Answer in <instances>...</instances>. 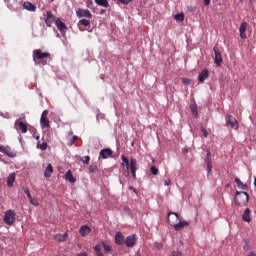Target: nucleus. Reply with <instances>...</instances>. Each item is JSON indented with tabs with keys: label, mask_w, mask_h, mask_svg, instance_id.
Listing matches in <instances>:
<instances>
[{
	"label": "nucleus",
	"mask_w": 256,
	"mask_h": 256,
	"mask_svg": "<svg viewBox=\"0 0 256 256\" xmlns=\"http://www.w3.org/2000/svg\"><path fill=\"white\" fill-rule=\"evenodd\" d=\"M76 16L81 19L83 17H85L86 19H93V14H91V11H89V9H83V8H79L76 11Z\"/></svg>",
	"instance_id": "0eeeda50"
},
{
	"label": "nucleus",
	"mask_w": 256,
	"mask_h": 256,
	"mask_svg": "<svg viewBox=\"0 0 256 256\" xmlns=\"http://www.w3.org/2000/svg\"><path fill=\"white\" fill-rule=\"evenodd\" d=\"M226 125H229L231 129H239V122L232 115L226 116Z\"/></svg>",
	"instance_id": "6e6552de"
},
{
	"label": "nucleus",
	"mask_w": 256,
	"mask_h": 256,
	"mask_svg": "<svg viewBox=\"0 0 256 256\" xmlns=\"http://www.w3.org/2000/svg\"><path fill=\"white\" fill-rule=\"evenodd\" d=\"M235 183L237 184V187L239 186V185H241V179H239V178H235Z\"/></svg>",
	"instance_id": "49530a36"
},
{
	"label": "nucleus",
	"mask_w": 256,
	"mask_h": 256,
	"mask_svg": "<svg viewBox=\"0 0 256 256\" xmlns=\"http://www.w3.org/2000/svg\"><path fill=\"white\" fill-rule=\"evenodd\" d=\"M77 256H88V255L86 254V252H80L77 254Z\"/></svg>",
	"instance_id": "8fccbe9b"
},
{
	"label": "nucleus",
	"mask_w": 256,
	"mask_h": 256,
	"mask_svg": "<svg viewBox=\"0 0 256 256\" xmlns=\"http://www.w3.org/2000/svg\"><path fill=\"white\" fill-rule=\"evenodd\" d=\"M100 7H109V1L107 0H94Z\"/></svg>",
	"instance_id": "cd10ccee"
},
{
	"label": "nucleus",
	"mask_w": 256,
	"mask_h": 256,
	"mask_svg": "<svg viewBox=\"0 0 256 256\" xmlns=\"http://www.w3.org/2000/svg\"><path fill=\"white\" fill-rule=\"evenodd\" d=\"M247 26H248L247 22H243V23L240 25L239 31H240V37H241V39H247V34H246Z\"/></svg>",
	"instance_id": "aec40b11"
},
{
	"label": "nucleus",
	"mask_w": 256,
	"mask_h": 256,
	"mask_svg": "<svg viewBox=\"0 0 256 256\" xmlns=\"http://www.w3.org/2000/svg\"><path fill=\"white\" fill-rule=\"evenodd\" d=\"M23 7L24 9H26V11H37V6H35V4L27 1L23 3Z\"/></svg>",
	"instance_id": "4be33fe9"
},
{
	"label": "nucleus",
	"mask_w": 256,
	"mask_h": 256,
	"mask_svg": "<svg viewBox=\"0 0 256 256\" xmlns=\"http://www.w3.org/2000/svg\"><path fill=\"white\" fill-rule=\"evenodd\" d=\"M79 25H83V27H89V25H91V21H89L87 19H81L79 21Z\"/></svg>",
	"instance_id": "7c9ffc66"
},
{
	"label": "nucleus",
	"mask_w": 256,
	"mask_h": 256,
	"mask_svg": "<svg viewBox=\"0 0 256 256\" xmlns=\"http://www.w3.org/2000/svg\"><path fill=\"white\" fill-rule=\"evenodd\" d=\"M80 161H82V163H84V165H89V161H91V157L89 156H84L80 159Z\"/></svg>",
	"instance_id": "2f4dec72"
},
{
	"label": "nucleus",
	"mask_w": 256,
	"mask_h": 256,
	"mask_svg": "<svg viewBox=\"0 0 256 256\" xmlns=\"http://www.w3.org/2000/svg\"><path fill=\"white\" fill-rule=\"evenodd\" d=\"M164 185H165L166 187H169V185H171V179H166V180L164 181Z\"/></svg>",
	"instance_id": "c03bdc74"
},
{
	"label": "nucleus",
	"mask_w": 256,
	"mask_h": 256,
	"mask_svg": "<svg viewBox=\"0 0 256 256\" xmlns=\"http://www.w3.org/2000/svg\"><path fill=\"white\" fill-rule=\"evenodd\" d=\"M174 19L176 21H185V14H183V13L175 14Z\"/></svg>",
	"instance_id": "c756f323"
},
{
	"label": "nucleus",
	"mask_w": 256,
	"mask_h": 256,
	"mask_svg": "<svg viewBox=\"0 0 256 256\" xmlns=\"http://www.w3.org/2000/svg\"><path fill=\"white\" fill-rule=\"evenodd\" d=\"M89 233H91V228H89V226L87 225L81 226L80 234L82 235V237H87Z\"/></svg>",
	"instance_id": "5701e85b"
},
{
	"label": "nucleus",
	"mask_w": 256,
	"mask_h": 256,
	"mask_svg": "<svg viewBox=\"0 0 256 256\" xmlns=\"http://www.w3.org/2000/svg\"><path fill=\"white\" fill-rule=\"evenodd\" d=\"M15 127L21 131V133H27V124L23 121L16 120L15 121Z\"/></svg>",
	"instance_id": "4468645a"
},
{
	"label": "nucleus",
	"mask_w": 256,
	"mask_h": 256,
	"mask_svg": "<svg viewBox=\"0 0 256 256\" xmlns=\"http://www.w3.org/2000/svg\"><path fill=\"white\" fill-rule=\"evenodd\" d=\"M182 83H184V85H190L191 84V80H189L187 78H182Z\"/></svg>",
	"instance_id": "a19ab883"
},
{
	"label": "nucleus",
	"mask_w": 256,
	"mask_h": 256,
	"mask_svg": "<svg viewBox=\"0 0 256 256\" xmlns=\"http://www.w3.org/2000/svg\"><path fill=\"white\" fill-rule=\"evenodd\" d=\"M240 1V3H243V0H239Z\"/></svg>",
	"instance_id": "6e6d98bb"
},
{
	"label": "nucleus",
	"mask_w": 256,
	"mask_h": 256,
	"mask_svg": "<svg viewBox=\"0 0 256 256\" xmlns=\"http://www.w3.org/2000/svg\"><path fill=\"white\" fill-rule=\"evenodd\" d=\"M204 5L207 7L208 5H211V0H204Z\"/></svg>",
	"instance_id": "09e8293b"
},
{
	"label": "nucleus",
	"mask_w": 256,
	"mask_h": 256,
	"mask_svg": "<svg viewBox=\"0 0 256 256\" xmlns=\"http://www.w3.org/2000/svg\"><path fill=\"white\" fill-rule=\"evenodd\" d=\"M205 79H209V70L204 69L198 76L199 83H205Z\"/></svg>",
	"instance_id": "a211bd4d"
},
{
	"label": "nucleus",
	"mask_w": 256,
	"mask_h": 256,
	"mask_svg": "<svg viewBox=\"0 0 256 256\" xmlns=\"http://www.w3.org/2000/svg\"><path fill=\"white\" fill-rule=\"evenodd\" d=\"M185 227H189L188 221H181V219L178 221L177 224L174 225L175 231H181V229H185Z\"/></svg>",
	"instance_id": "2eb2a0df"
},
{
	"label": "nucleus",
	"mask_w": 256,
	"mask_h": 256,
	"mask_svg": "<svg viewBox=\"0 0 256 256\" xmlns=\"http://www.w3.org/2000/svg\"><path fill=\"white\" fill-rule=\"evenodd\" d=\"M0 153L10 158L16 157L15 152L11 151V147L9 146H0Z\"/></svg>",
	"instance_id": "9b49d317"
},
{
	"label": "nucleus",
	"mask_w": 256,
	"mask_h": 256,
	"mask_svg": "<svg viewBox=\"0 0 256 256\" xmlns=\"http://www.w3.org/2000/svg\"><path fill=\"white\" fill-rule=\"evenodd\" d=\"M51 1V3H53V1H55V0H50Z\"/></svg>",
	"instance_id": "4d7b16f0"
},
{
	"label": "nucleus",
	"mask_w": 256,
	"mask_h": 256,
	"mask_svg": "<svg viewBox=\"0 0 256 256\" xmlns=\"http://www.w3.org/2000/svg\"><path fill=\"white\" fill-rule=\"evenodd\" d=\"M167 220L169 225H171L174 228L175 225L179 223V214L176 212H168Z\"/></svg>",
	"instance_id": "423d86ee"
},
{
	"label": "nucleus",
	"mask_w": 256,
	"mask_h": 256,
	"mask_svg": "<svg viewBox=\"0 0 256 256\" xmlns=\"http://www.w3.org/2000/svg\"><path fill=\"white\" fill-rule=\"evenodd\" d=\"M14 183H15V173H11L7 178V185L8 187H13Z\"/></svg>",
	"instance_id": "a878e982"
},
{
	"label": "nucleus",
	"mask_w": 256,
	"mask_h": 256,
	"mask_svg": "<svg viewBox=\"0 0 256 256\" xmlns=\"http://www.w3.org/2000/svg\"><path fill=\"white\" fill-rule=\"evenodd\" d=\"M125 245L126 247H135V245H137V235L133 234L130 236H127L125 239Z\"/></svg>",
	"instance_id": "1a4fd4ad"
},
{
	"label": "nucleus",
	"mask_w": 256,
	"mask_h": 256,
	"mask_svg": "<svg viewBox=\"0 0 256 256\" xmlns=\"http://www.w3.org/2000/svg\"><path fill=\"white\" fill-rule=\"evenodd\" d=\"M49 115V110H44L40 117V126L41 129H49L51 127L49 123V118L47 116Z\"/></svg>",
	"instance_id": "39448f33"
},
{
	"label": "nucleus",
	"mask_w": 256,
	"mask_h": 256,
	"mask_svg": "<svg viewBox=\"0 0 256 256\" xmlns=\"http://www.w3.org/2000/svg\"><path fill=\"white\" fill-rule=\"evenodd\" d=\"M67 237H69V233L66 232L64 234H56L53 239H55V241H58V243H65V241H67Z\"/></svg>",
	"instance_id": "dca6fc26"
},
{
	"label": "nucleus",
	"mask_w": 256,
	"mask_h": 256,
	"mask_svg": "<svg viewBox=\"0 0 256 256\" xmlns=\"http://www.w3.org/2000/svg\"><path fill=\"white\" fill-rule=\"evenodd\" d=\"M193 115H197V109H192Z\"/></svg>",
	"instance_id": "603ef678"
},
{
	"label": "nucleus",
	"mask_w": 256,
	"mask_h": 256,
	"mask_svg": "<svg viewBox=\"0 0 256 256\" xmlns=\"http://www.w3.org/2000/svg\"><path fill=\"white\" fill-rule=\"evenodd\" d=\"M77 139H78V137H77V136H74L72 143H75V141H77Z\"/></svg>",
	"instance_id": "5fc2aeb1"
},
{
	"label": "nucleus",
	"mask_w": 256,
	"mask_h": 256,
	"mask_svg": "<svg viewBox=\"0 0 256 256\" xmlns=\"http://www.w3.org/2000/svg\"><path fill=\"white\" fill-rule=\"evenodd\" d=\"M56 27L59 29V31H65L67 29V26L59 19L56 20Z\"/></svg>",
	"instance_id": "bb28decb"
},
{
	"label": "nucleus",
	"mask_w": 256,
	"mask_h": 256,
	"mask_svg": "<svg viewBox=\"0 0 256 256\" xmlns=\"http://www.w3.org/2000/svg\"><path fill=\"white\" fill-rule=\"evenodd\" d=\"M25 195L28 197V199H31V192H29V189L24 190Z\"/></svg>",
	"instance_id": "37998d69"
},
{
	"label": "nucleus",
	"mask_w": 256,
	"mask_h": 256,
	"mask_svg": "<svg viewBox=\"0 0 256 256\" xmlns=\"http://www.w3.org/2000/svg\"><path fill=\"white\" fill-rule=\"evenodd\" d=\"M122 167H126L127 175H129V169L132 177L134 179L137 178V159L131 158L130 159V164H129V159L125 156H122Z\"/></svg>",
	"instance_id": "f03ea898"
},
{
	"label": "nucleus",
	"mask_w": 256,
	"mask_h": 256,
	"mask_svg": "<svg viewBox=\"0 0 256 256\" xmlns=\"http://www.w3.org/2000/svg\"><path fill=\"white\" fill-rule=\"evenodd\" d=\"M111 155H113V150L110 148H105L100 151V157H102V159H109Z\"/></svg>",
	"instance_id": "6ab92c4d"
},
{
	"label": "nucleus",
	"mask_w": 256,
	"mask_h": 256,
	"mask_svg": "<svg viewBox=\"0 0 256 256\" xmlns=\"http://www.w3.org/2000/svg\"><path fill=\"white\" fill-rule=\"evenodd\" d=\"M205 163H206L208 175H211V171H213V165H211V152L209 150H207Z\"/></svg>",
	"instance_id": "ddd939ff"
},
{
	"label": "nucleus",
	"mask_w": 256,
	"mask_h": 256,
	"mask_svg": "<svg viewBox=\"0 0 256 256\" xmlns=\"http://www.w3.org/2000/svg\"><path fill=\"white\" fill-rule=\"evenodd\" d=\"M250 3H253V0H250Z\"/></svg>",
	"instance_id": "13d9d810"
},
{
	"label": "nucleus",
	"mask_w": 256,
	"mask_h": 256,
	"mask_svg": "<svg viewBox=\"0 0 256 256\" xmlns=\"http://www.w3.org/2000/svg\"><path fill=\"white\" fill-rule=\"evenodd\" d=\"M114 239L116 245H123L125 243V236L121 232H116Z\"/></svg>",
	"instance_id": "f3484780"
},
{
	"label": "nucleus",
	"mask_w": 256,
	"mask_h": 256,
	"mask_svg": "<svg viewBox=\"0 0 256 256\" xmlns=\"http://www.w3.org/2000/svg\"><path fill=\"white\" fill-rule=\"evenodd\" d=\"M243 221L246 223H251V210L249 208H246L243 215H242Z\"/></svg>",
	"instance_id": "412c9836"
},
{
	"label": "nucleus",
	"mask_w": 256,
	"mask_h": 256,
	"mask_svg": "<svg viewBox=\"0 0 256 256\" xmlns=\"http://www.w3.org/2000/svg\"><path fill=\"white\" fill-rule=\"evenodd\" d=\"M150 171L152 175H159V169H157L155 166H151Z\"/></svg>",
	"instance_id": "473e14b6"
},
{
	"label": "nucleus",
	"mask_w": 256,
	"mask_h": 256,
	"mask_svg": "<svg viewBox=\"0 0 256 256\" xmlns=\"http://www.w3.org/2000/svg\"><path fill=\"white\" fill-rule=\"evenodd\" d=\"M119 3H122V5H129V3H131V1L133 0H118Z\"/></svg>",
	"instance_id": "58836bf2"
},
{
	"label": "nucleus",
	"mask_w": 256,
	"mask_h": 256,
	"mask_svg": "<svg viewBox=\"0 0 256 256\" xmlns=\"http://www.w3.org/2000/svg\"><path fill=\"white\" fill-rule=\"evenodd\" d=\"M51 175H53V165L48 164L44 172V177H51Z\"/></svg>",
	"instance_id": "393cba45"
},
{
	"label": "nucleus",
	"mask_w": 256,
	"mask_h": 256,
	"mask_svg": "<svg viewBox=\"0 0 256 256\" xmlns=\"http://www.w3.org/2000/svg\"><path fill=\"white\" fill-rule=\"evenodd\" d=\"M66 181H69V183H75L77 181L75 177L73 176V172L71 170H68L65 174Z\"/></svg>",
	"instance_id": "b1692460"
},
{
	"label": "nucleus",
	"mask_w": 256,
	"mask_h": 256,
	"mask_svg": "<svg viewBox=\"0 0 256 256\" xmlns=\"http://www.w3.org/2000/svg\"><path fill=\"white\" fill-rule=\"evenodd\" d=\"M201 131H202L204 137H207L209 135V133L207 132V129H205L203 126L201 127Z\"/></svg>",
	"instance_id": "79ce46f5"
},
{
	"label": "nucleus",
	"mask_w": 256,
	"mask_h": 256,
	"mask_svg": "<svg viewBox=\"0 0 256 256\" xmlns=\"http://www.w3.org/2000/svg\"><path fill=\"white\" fill-rule=\"evenodd\" d=\"M96 255L97 256H103V252H101V251L100 252H96Z\"/></svg>",
	"instance_id": "864d4df0"
},
{
	"label": "nucleus",
	"mask_w": 256,
	"mask_h": 256,
	"mask_svg": "<svg viewBox=\"0 0 256 256\" xmlns=\"http://www.w3.org/2000/svg\"><path fill=\"white\" fill-rule=\"evenodd\" d=\"M39 148L41 149V151L47 150V142H43L42 144H40Z\"/></svg>",
	"instance_id": "e433bc0d"
},
{
	"label": "nucleus",
	"mask_w": 256,
	"mask_h": 256,
	"mask_svg": "<svg viewBox=\"0 0 256 256\" xmlns=\"http://www.w3.org/2000/svg\"><path fill=\"white\" fill-rule=\"evenodd\" d=\"M32 57L35 65L45 66L51 62V53L43 52L41 49L33 50Z\"/></svg>",
	"instance_id": "f257e3e1"
},
{
	"label": "nucleus",
	"mask_w": 256,
	"mask_h": 256,
	"mask_svg": "<svg viewBox=\"0 0 256 256\" xmlns=\"http://www.w3.org/2000/svg\"><path fill=\"white\" fill-rule=\"evenodd\" d=\"M102 247H103L105 253H113V247L106 244L105 242H102Z\"/></svg>",
	"instance_id": "c85d7f7f"
},
{
	"label": "nucleus",
	"mask_w": 256,
	"mask_h": 256,
	"mask_svg": "<svg viewBox=\"0 0 256 256\" xmlns=\"http://www.w3.org/2000/svg\"><path fill=\"white\" fill-rule=\"evenodd\" d=\"M170 256H183V253H181V251L176 250L173 251Z\"/></svg>",
	"instance_id": "4c0bfd02"
},
{
	"label": "nucleus",
	"mask_w": 256,
	"mask_h": 256,
	"mask_svg": "<svg viewBox=\"0 0 256 256\" xmlns=\"http://www.w3.org/2000/svg\"><path fill=\"white\" fill-rule=\"evenodd\" d=\"M250 247H249V243L246 242V245L243 247L244 251H249Z\"/></svg>",
	"instance_id": "de8ad7c7"
},
{
	"label": "nucleus",
	"mask_w": 256,
	"mask_h": 256,
	"mask_svg": "<svg viewBox=\"0 0 256 256\" xmlns=\"http://www.w3.org/2000/svg\"><path fill=\"white\" fill-rule=\"evenodd\" d=\"M55 23V15L51 11L46 12V19H45V24L47 27H51Z\"/></svg>",
	"instance_id": "f8f14e48"
},
{
	"label": "nucleus",
	"mask_w": 256,
	"mask_h": 256,
	"mask_svg": "<svg viewBox=\"0 0 256 256\" xmlns=\"http://www.w3.org/2000/svg\"><path fill=\"white\" fill-rule=\"evenodd\" d=\"M213 51L215 55L214 63L218 65V67H221V63H223V56H221V53L219 52V48L214 47Z\"/></svg>",
	"instance_id": "9d476101"
},
{
	"label": "nucleus",
	"mask_w": 256,
	"mask_h": 256,
	"mask_svg": "<svg viewBox=\"0 0 256 256\" xmlns=\"http://www.w3.org/2000/svg\"><path fill=\"white\" fill-rule=\"evenodd\" d=\"M234 201L236 205L243 207L249 203V194L247 192H236Z\"/></svg>",
	"instance_id": "7ed1b4c3"
},
{
	"label": "nucleus",
	"mask_w": 256,
	"mask_h": 256,
	"mask_svg": "<svg viewBox=\"0 0 256 256\" xmlns=\"http://www.w3.org/2000/svg\"><path fill=\"white\" fill-rule=\"evenodd\" d=\"M94 251H95V253L100 252V251H101V246L96 245V246L94 247Z\"/></svg>",
	"instance_id": "a18cd8bd"
},
{
	"label": "nucleus",
	"mask_w": 256,
	"mask_h": 256,
	"mask_svg": "<svg viewBox=\"0 0 256 256\" xmlns=\"http://www.w3.org/2000/svg\"><path fill=\"white\" fill-rule=\"evenodd\" d=\"M105 13H106L105 9L100 10V15H105Z\"/></svg>",
	"instance_id": "3c124183"
},
{
	"label": "nucleus",
	"mask_w": 256,
	"mask_h": 256,
	"mask_svg": "<svg viewBox=\"0 0 256 256\" xmlns=\"http://www.w3.org/2000/svg\"><path fill=\"white\" fill-rule=\"evenodd\" d=\"M17 213L15 210H7L4 215V223L6 225H13L16 221Z\"/></svg>",
	"instance_id": "20e7f679"
},
{
	"label": "nucleus",
	"mask_w": 256,
	"mask_h": 256,
	"mask_svg": "<svg viewBox=\"0 0 256 256\" xmlns=\"http://www.w3.org/2000/svg\"><path fill=\"white\" fill-rule=\"evenodd\" d=\"M154 247H155V249L160 250V249H163V244L156 242V243H154Z\"/></svg>",
	"instance_id": "ea45409f"
},
{
	"label": "nucleus",
	"mask_w": 256,
	"mask_h": 256,
	"mask_svg": "<svg viewBox=\"0 0 256 256\" xmlns=\"http://www.w3.org/2000/svg\"><path fill=\"white\" fill-rule=\"evenodd\" d=\"M238 188L242 189L243 191H247V184L240 182V184H238Z\"/></svg>",
	"instance_id": "c9c22d12"
},
{
	"label": "nucleus",
	"mask_w": 256,
	"mask_h": 256,
	"mask_svg": "<svg viewBox=\"0 0 256 256\" xmlns=\"http://www.w3.org/2000/svg\"><path fill=\"white\" fill-rule=\"evenodd\" d=\"M29 202L31 203V205H34V207H39V202L33 197L29 199Z\"/></svg>",
	"instance_id": "72a5a7b5"
},
{
	"label": "nucleus",
	"mask_w": 256,
	"mask_h": 256,
	"mask_svg": "<svg viewBox=\"0 0 256 256\" xmlns=\"http://www.w3.org/2000/svg\"><path fill=\"white\" fill-rule=\"evenodd\" d=\"M89 171L90 173H97V165H90Z\"/></svg>",
	"instance_id": "f704fd0d"
}]
</instances>
